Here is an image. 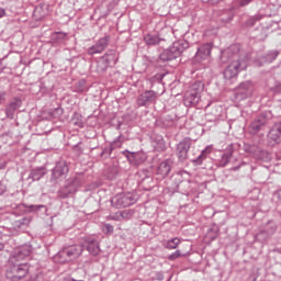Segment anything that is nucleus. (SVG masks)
Masks as SVG:
<instances>
[{
  "label": "nucleus",
  "instance_id": "9d476101",
  "mask_svg": "<svg viewBox=\"0 0 281 281\" xmlns=\"http://www.w3.org/2000/svg\"><path fill=\"white\" fill-rule=\"evenodd\" d=\"M30 254H32V246L24 245L14 249L13 254L9 258L11 262L23 263L24 258H29Z\"/></svg>",
  "mask_w": 281,
  "mask_h": 281
},
{
  "label": "nucleus",
  "instance_id": "bb28decb",
  "mask_svg": "<svg viewBox=\"0 0 281 281\" xmlns=\"http://www.w3.org/2000/svg\"><path fill=\"white\" fill-rule=\"evenodd\" d=\"M262 19H265V14L262 13L251 15L244 22V27H254L256 23H260Z\"/></svg>",
  "mask_w": 281,
  "mask_h": 281
},
{
  "label": "nucleus",
  "instance_id": "49530a36",
  "mask_svg": "<svg viewBox=\"0 0 281 281\" xmlns=\"http://www.w3.org/2000/svg\"><path fill=\"white\" fill-rule=\"evenodd\" d=\"M29 209L31 210V212H38V211L45 209V205H43V204H40V205L32 204V205H29Z\"/></svg>",
  "mask_w": 281,
  "mask_h": 281
},
{
  "label": "nucleus",
  "instance_id": "8fccbe9b",
  "mask_svg": "<svg viewBox=\"0 0 281 281\" xmlns=\"http://www.w3.org/2000/svg\"><path fill=\"white\" fill-rule=\"evenodd\" d=\"M115 175H117V168H112V173L108 176L109 179H115Z\"/></svg>",
  "mask_w": 281,
  "mask_h": 281
},
{
  "label": "nucleus",
  "instance_id": "c9c22d12",
  "mask_svg": "<svg viewBox=\"0 0 281 281\" xmlns=\"http://www.w3.org/2000/svg\"><path fill=\"white\" fill-rule=\"evenodd\" d=\"M220 232H221V228H218V226L214 225L212 228H210L206 236H207V238H210V240H216V238H218Z\"/></svg>",
  "mask_w": 281,
  "mask_h": 281
},
{
  "label": "nucleus",
  "instance_id": "6e6d98bb",
  "mask_svg": "<svg viewBox=\"0 0 281 281\" xmlns=\"http://www.w3.org/2000/svg\"><path fill=\"white\" fill-rule=\"evenodd\" d=\"M75 124H76L77 126H79L80 128H82V122H81V121L75 122Z\"/></svg>",
  "mask_w": 281,
  "mask_h": 281
},
{
  "label": "nucleus",
  "instance_id": "7c9ffc66",
  "mask_svg": "<svg viewBox=\"0 0 281 281\" xmlns=\"http://www.w3.org/2000/svg\"><path fill=\"white\" fill-rule=\"evenodd\" d=\"M272 236L268 233H266L265 229H261L259 233L256 234L255 236V239L258 241V243H268L270 240Z\"/></svg>",
  "mask_w": 281,
  "mask_h": 281
},
{
  "label": "nucleus",
  "instance_id": "6ab92c4d",
  "mask_svg": "<svg viewBox=\"0 0 281 281\" xmlns=\"http://www.w3.org/2000/svg\"><path fill=\"white\" fill-rule=\"evenodd\" d=\"M211 54H212V44H204L199 47L195 55V60H198L199 63H201V60H207Z\"/></svg>",
  "mask_w": 281,
  "mask_h": 281
},
{
  "label": "nucleus",
  "instance_id": "4d7b16f0",
  "mask_svg": "<svg viewBox=\"0 0 281 281\" xmlns=\"http://www.w3.org/2000/svg\"><path fill=\"white\" fill-rule=\"evenodd\" d=\"M1 188H2V186L0 184V194H3L5 192V190L1 189Z\"/></svg>",
  "mask_w": 281,
  "mask_h": 281
},
{
  "label": "nucleus",
  "instance_id": "a211bd4d",
  "mask_svg": "<svg viewBox=\"0 0 281 281\" xmlns=\"http://www.w3.org/2000/svg\"><path fill=\"white\" fill-rule=\"evenodd\" d=\"M139 177L143 179L140 180V186L143 189L146 191L153 190V176L150 173V170L148 169H143L138 172Z\"/></svg>",
  "mask_w": 281,
  "mask_h": 281
},
{
  "label": "nucleus",
  "instance_id": "2eb2a0df",
  "mask_svg": "<svg viewBox=\"0 0 281 281\" xmlns=\"http://www.w3.org/2000/svg\"><path fill=\"white\" fill-rule=\"evenodd\" d=\"M23 104V101L21 98H14L4 110V113L9 120H12L14 117V113L21 109V105Z\"/></svg>",
  "mask_w": 281,
  "mask_h": 281
},
{
  "label": "nucleus",
  "instance_id": "79ce46f5",
  "mask_svg": "<svg viewBox=\"0 0 281 281\" xmlns=\"http://www.w3.org/2000/svg\"><path fill=\"white\" fill-rule=\"evenodd\" d=\"M183 256H186V254L181 252V250H176L175 252L169 255L168 260H177L178 258H182Z\"/></svg>",
  "mask_w": 281,
  "mask_h": 281
},
{
  "label": "nucleus",
  "instance_id": "c85d7f7f",
  "mask_svg": "<svg viewBox=\"0 0 281 281\" xmlns=\"http://www.w3.org/2000/svg\"><path fill=\"white\" fill-rule=\"evenodd\" d=\"M70 194H76V192L71 190L67 182L57 192L59 199H67Z\"/></svg>",
  "mask_w": 281,
  "mask_h": 281
},
{
  "label": "nucleus",
  "instance_id": "58836bf2",
  "mask_svg": "<svg viewBox=\"0 0 281 281\" xmlns=\"http://www.w3.org/2000/svg\"><path fill=\"white\" fill-rule=\"evenodd\" d=\"M63 113H64L63 108H55V109L50 110L48 114L50 115V117L56 120V119L60 117V115H63Z\"/></svg>",
  "mask_w": 281,
  "mask_h": 281
},
{
  "label": "nucleus",
  "instance_id": "7ed1b4c3",
  "mask_svg": "<svg viewBox=\"0 0 281 281\" xmlns=\"http://www.w3.org/2000/svg\"><path fill=\"white\" fill-rule=\"evenodd\" d=\"M30 273V266L27 263L12 262L9 260L8 268L5 271L7 280L22 281L27 278Z\"/></svg>",
  "mask_w": 281,
  "mask_h": 281
},
{
  "label": "nucleus",
  "instance_id": "72a5a7b5",
  "mask_svg": "<svg viewBox=\"0 0 281 281\" xmlns=\"http://www.w3.org/2000/svg\"><path fill=\"white\" fill-rule=\"evenodd\" d=\"M278 56H280L279 50H270L262 57V59L265 63H273V60H276Z\"/></svg>",
  "mask_w": 281,
  "mask_h": 281
},
{
  "label": "nucleus",
  "instance_id": "dca6fc26",
  "mask_svg": "<svg viewBox=\"0 0 281 281\" xmlns=\"http://www.w3.org/2000/svg\"><path fill=\"white\" fill-rule=\"evenodd\" d=\"M244 150L255 156L256 159H265L267 157V150L261 149L258 145L245 144Z\"/></svg>",
  "mask_w": 281,
  "mask_h": 281
},
{
  "label": "nucleus",
  "instance_id": "9b49d317",
  "mask_svg": "<svg viewBox=\"0 0 281 281\" xmlns=\"http://www.w3.org/2000/svg\"><path fill=\"white\" fill-rule=\"evenodd\" d=\"M157 98H159V93L153 90H147L138 95L136 104L138 106H150V104L157 102Z\"/></svg>",
  "mask_w": 281,
  "mask_h": 281
},
{
  "label": "nucleus",
  "instance_id": "37998d69",
  "mask_svg": "<svg viewBox=\"0 0 281 281\" xmlns=\"http://www.w3.org/2000/svg\"><path fill=\"white\" fill-rule=\"evenodd\" d=\"M113 229L114 227L111 224H104L102 227L103 234H113Z\"/></svg>",
  "mask_w": 281,
  "mask_h": 281
},
{
  "label": "nucleus",
  "instance_id": "f704fd0d",
  "mask_svg": "<svg viewBox=\"0 0 281 281\" xmlns=\"http://www.w3.org/2000/svg\"><path fill=\"white\" fill-rule=\"evenodd\" d=\"M179 245H181V239L175 237L172 239H169L165 244V249H177V247H179Z\"/></svg>",
  "mask_w": 281,
  "mask_h": 281
},
{
  "label": "nucleus",
  "instance_id": "3c124183",
  "mask_svg": "<svg viewBox=\"0 0 281 281\" xmlns=\"http://www.w3.org/2000/svg\"><path fill=\"white\" fill-rule=\"evenodd\" d=\"M5 16V9L0 8V19H3Z\"/></svg>",
  "mask_w": 281,
  "mask_h": 281
},
{
  "label": "nucleus",
  "instance_id": "1a4fd4ad",
  "mask_svg": "<svg viewBox=\"0 0 281 281\" xmlns=\"http://www.w3.org/2000/svg\"><path fill=\"white\" fill-rule=\"evenodd\" d=\"M123 155L130 161L132 166H142L148 159V155L144 150L130 151L128 149L123 151Z\"/></svg>",
  "mask_w": 281,
  "mask_h": 281
},
{
  "label": "nucleus",
  "instance_id": "4be33fe9",
  "mask_svg": "<svg viewBox=\"0 0 281 281\" xmlns=\"http://www.w3.org/2000/svg\"><path fill=\"white\" fill-rule=\"evenodd\" d=\"M101 58L111 67V65L117 64V60H120V54L113 49H110Z\"/></svg>",
  "mask_w": 281,
  "mask_h": 281
},
{
  "label": "nucleus",
  "instance_id": "f03ea898",
  "mask_svg": "<svg viewBox=\"0 0 281 281\" xmlns=\"http://www.w3.org/2000/svg\"><path fill=\"white\" fill-rule=\"evenodd\" d=\"M188 47H190V44L186 40H179L177 42H173L169 48L165 49L159 55L158 60H160L161 63L175 60L176 58H179V56H181V53L184 49H188Z\"/></svg>",
  "mask_w": 281,
  "mask_h": 281
},
{
  "label": "nucleus",
  "instance_id": "ea45409f",
  "mask_svg": "<svg viewBox=\"0 0 281 281\" xmlns=\"http://www.w3.org/2000/svg\"><path fill=\"white\" fill-rule=\"evenodd\" d=\"M109 64L101 57L97 65L98 71H104L105 69H109Z\"/></svg>",
  "mask_w": 281,
  "mask_h": 281
},
{
  "label": "nucleus",
  "instance_id": "6e6552de",
  "mask_svg": "<svg viewBox=\"0 0 281 281\" xmlns=\"http://www.w3.org/2000/svg\"><path fill=\"white\" fill-rule=\"evenodd\" d=\"M192 142H194L192 138L184 137L178 143L176 155L179 161H186V159H188V153L190 151V148H192Z\"/></svg>",
  "mask_w": 281,
  "mask_h": 281
},
{
  "label": "nucleus",
  "instance_id": "f257e3e1",
  "mask_svg": "<svg viewBox=\"0 0 281 281\" xmlns=\"http://www.w3.org/2000/svg\"><path fill=\"white\" fill-rule=\"evenodd\" d=\"M220 60L222 63H229L223 71L225 80H234L240 71H245L249 66V57L247 54H239L236 46L222 50Z\"/></svg>",
  "mask_w": 281,
  "mask_h": 281
},
{
  "label": "nucleus",
  "instance_id": "473e14b6",
  "mask_svg": "<svg viewBox=\"0 0 281 281\" xmlns=\"http://www.w3.org/2000/svg\"><path fill=\"white\" fill-rule=\"evenodd\" d=\"M265 232L268 233L270 236H273V234H276V232H278V224H276V222L273 221H269L265 227H263Z\"/></svg>",
  "mask_w": 281,
  "mask_h": 281
},
{
  "label": "nucleus",
  "instance_id": "c756f323",
  "mask_svg": "<svg viewBox=\"0 0 281 281\" xmlns=\"http://www.w3.org/2000/svg\"><path fill=\"white\" fill-rule=\"evenodd\" d=\"M43 177H45V169L37 168V169L31 170L29 179H32V181H41Z\"/></svg>",
  "mask_w": 281,
  "mask_h": 281
},
{
  "label": "nucleus",
  "instance_id": "393cba45",
  "mask_svg": "<svg viewBox=\"0 0 281 281\" xmlns=\"http://www.w3.org/2000/svg\"><path fill=\"white\" fill-rule=\"evenodd\" d=\"M161 41H166V40L159 37V35L157 34L147 33L144 35V42L146 45H149V46L159 45Z\"/></svg>",
  "mask_w": 281,
  "mask_h": 281
},
{
  "label": "nucleus",
  "instance_id": "0eeeda50",
  "mask_svg": "<svg viewBox=\"0 0 281 281\" xmlns=\"http://www.w3.org/2000/svg\"><path fill=\"white\" fill-rule=\"evenodd\" d=\"M254 95V83L251 81L241 82L237 92H235V100L237 102H243V100H247V98H251Z\"/></svg>",
  "mask_w": 281,
  "mask_h": 281
},
{
  "label": "nucleus",
  "instance_id": "f8f14e48",
  "mask_svg": "<svg viewBox=\"0 0 281 281\" xmlns=\"http://www.w3.org/2000/svg\"><path fill=\"white\" fill-rule=\"evenodd\" d=\"M110 41L111 36L109 35L101 37L94 45L88 48L89 56H93L94 54H102V52L109 47Z\"/></svg>",
  "mask_w": 281,
  "mask_h": 281
},
{
  "label": "nucleus",
  "instance_id": "603ef678",
  "mask_svg": "<svg viewBox=\"0 0 281 281\" xmlns=\"http://www.w3.org/2000/svg\"><path fill=\"white\" fill-rule=\"evenodd\" d=\"M249 280L250 281H256V280H258V277L256 276V273H252V274L249 276Z\"/></svg>",
  "mask_w": 281,
  "mask_h": 281
},
{
  "label": "nucleus",
  "instance_id": "2f4dec72",
  "mask_svg": "<svg viewBox=\"0 0 281 281\" xmlns=\"http://www.w3.org/2000/svg\"><path fill=\"white\" fill-rule=\"evenodd\" d=\"M210 148L206 147L204 150L201 151V155L193 159V164H195V166H201L203 164V160L207 159V155H210Z\"/></svg>",
  "mask_w": 281,
  "mask_h": 281
},
{
  "label": "nucleus",
  "instance_id": "a878e982",
  "mask_svg": "<svg viewBox=\"0 0 281 281\" xmlns=\"http://www.w3.org/2000/svg\"><path fill=\"white\" fill-rule=\"evenodd\" d=\"M234 155V148L232 145L226 149V151L222 155L221 159L218 160L220 167L225 168L227 164H229V159H232V156Z\"/></svg>",
  "mask_w": 281,
  "mask_h": 281
},
{
  "label": "nucleus",
  "instance_id": "423d86ee",
  "mask_svg": "<svg viewBox=\"0 0 281 281\" xmlns=\"http://www.w3.org/2000/svg\"><path fill=\"white\" fill-rule=\"evenodd\" d=\"M111 203L113 207L122 210V207H131V205H135L137 199L133 193H119L112 198Z\"/></svg>",
  "mask_w": 281,
  "mask_h": 281
},
{
  "label": "nucleus",
  "instance_id": "20e7f679",
  "mask_svg": "<svg viewBox=\"0 0 281 281\" xmlns=\"http://www.w3.org/2000/svg\"><path fill=\"white\" fill-rule=\"evenodd\" d=\"M85 251V246L82 245H71L61 249L56 256L55 259L60 263L69 262V260H76L80 258Z\"/></svg>",
  "mask_w": 281,
  "mask_h": 281
},
{
  "label": "nucleus",
  "instance_id": "aec40b11",
  "mask_svg": "<svg viewBox=\"0 0 281 281\" xmlns=\"http://www.w3.org/2000/svg\"><path fill=\"white\" fill-rule=\"evenodd\" d=\"M268 139L274 142V144L280 143L281 139V121L274 123L272 128L268 133Z\"/></svg>",
  "mask_w": 281,
  "mask_h": 281
},
{
  "label": "nucleus",
  "instance_id": "864d4df0",
  "mask_svg": "<svg viewBox=\"0 0 281 281\" xmlns=\"http://www.w3.org/2000/svg\"><path fill=\"white\" fill-rule=\"evenodd\" d=\"M240 166H241V165H238V166H236V167H232L231 170H232L233 172H236V170H240Z\"/></svg>",
  "mask_w": 281,
  "mask_h": 281
},
{
  "label": "nucleus",
  "instance_id": "cd10ccee",
  "mask_svg": "<svg viewBox=\"0 0 281 281\" xmlns=\"http://www.w3.org/2000/svg\"><path fill=\"white\" fill-rule=\"evenodd\" d=\"M66 183L71 188L72 191L78 192L80 186H82V178L75 176L66 180Z\"/></svg>",
  "mask_w": 281,
  "mask_h": 281
},
{
  "label": "nucleus",
  "instance_id": "e433bc0d",
  "mask_svg": "<svg viewBox=\"0 0 281 281\" xmlns=\"http://www.w3.org/2000/svg\"><path fill=\"white\" fill-rule=\"evenodd\" d=\"M121 218H123L124 221H131V218H133V216L135 215V211L134 210H124L119 212Z\"/></svg>",
  "mask_w": 281,
  "mask_h": 281
},
{
  "label": "nucleus",
  "instance_id": "ddd939ff",
  "mask_svg": "<svg viewBox=\"0 0 281 281\" xmlns=\"http://www.w3.org/2000/svg\"><path fill=\"white\" fill-rule=\"evenodd\" d=\"M68 172L69 165L65 160H59L56 162V166L53 169L52 179H54V181L63 179V177H67Z\"/></svg>",
  "mask_w": 281,
  "mask_h": 281
},
{
  "label": "nucleus",
  "instance_id": "39448f33",
  "mask_svg": "<svg viewBox=\"0 0 281 281\" xmlns=\"http://www.w3.org/2000/svg\"><path fill=\"white\" fill-rule=\"evenodd\" d=\"M269 120H271V112H263L256 116L248 125L249 135H258V133L267 131Z\"/></svg>",
  "mask_w": 281,
  "mask_h": 281
},
{
  "label": "nucleus",
  "instance_id": "a19ab883",
  "mask_svg": "<svg viewBox=\"0 0 281 281\" xmlns=\"http://www.w3.org/2000/svg\"><path fill=\"white\" fill-rule=\"evenodd\" d=\"M75 89L78 93H85V91H87V82L86 81H79L76 85Z\"/></svg>",
  "mask_w": 281,
  "mask_h": 281
},
{
  "label": "nucleus",
  "instance_id": "a18cd8bd",
  "mask_svg": "<svg viewBox=\"0 0 281 281\" xmlns=\"http://www.w3.org/2000/svg\"><path fill=\"white\" fill-rule=\"evenodd\" d=\"M111 153H113V147H111V145L109 147H105L103 149V151L101 153V157H104V155H106V157H111Z\"/></svg>",
  "mask_w": 281,
  "mask_h": 281
},
{
  "label": "nucleus",
  "instance_id": "5701e85b",
  "mask_svg": "<svg viewBox=\"0 0 281 281\" xmlns=\"http://www.w3.org/2000/svg\"><path fill=\"white\" fill-rule=\"evenodd\" d=\"M187 91L193 95H196L198 98H201V93L205 91V83L202 81H195L189 87Z\"/></svg>",
  "mask_w": 281,
  "mask_h": 281
},
{
  "label": "nucleus",
  "instance_id": "c03bdc74",
  "mask_svg": "<svg viewBox=\"0 0 281 281\" xmlns=\"http://www.w3.org/2000/svg\"><path fill=\"white\" fill-rule=\"evenodd\" d=\"M16 227H23L24 225H30V218L23 217L22 220L15 222Z\"/></svg>",
  "mask_w": 281,
  "mask_h": 281
},
{
  "label": "nucleus",
  "instance_id": "412c9836",
  "mask_svg": "<svg viewBox=\"0 0 281 281\" xmlns=\"http://www.w3.org/2000/svg\"><path fill=\"white\" fill-rule=\"evenodd\" d=\"M170 170H171L170 162L168 160H165L159 164L156 175L158 179H166V177L170 175Z\"/></svg>",
  "mask_w": 281,
  "mask_h": 281
},
{
  "label": "nucleus",
  "instance_id": "f3484780",
  "mask_svg": "<svg viewBox=\"0 0 281 281\" xmlns=\"http://www.w3.org/2000/svg\"><path fill=\"white\" fill-rule=\"evenodd\" d=\"M83 249L90 254V256H100V243L98 239H87L83 245H81Z\"/></svg>",
  "mask_w": 281,
  "mask_h": 281
},
{
  "label": "nucleus",
  "instance_id": "b1692460",
  "mask_svg": "<svg viewBox=\"0 0 281 281\" xmlns=\"http://www.w3.org/2000/svg\"><path fill=\"white\" fill-rule=\"evenodd\" d=\"M199 100H201L200 97H198L196 94H192V92L187 91L184 94V99H183V103L184 106H196V104H199Z\"/></svg>",
  "mask_w": 281,
  "mask_h": 281
},
{
  "label": "nucleus",
  "instance_id": "de8ad7c7",
  "mask_svg": "<svg viewBox=\"0 0 281 281\" xmlns=\"http://www.w3.org/2000/svg\"><path fill=\"white\" fill-rule=\"evenodd\" d=\"M254 0H239V8H245L249 5V3H252Z\"/></svg>",
  "mask_w": 281,
  "mask_h": 281
},
{
  "label": "nucleus",
  "instance_id": "4c0bfd02",
  "mask_svg": "<svg viewBox=\"0 0 281 281\" xmlns=\"http://www.w3.org/2000/svg\"><path fill=\"white\" fill-rule=\"evenodd\" d=\"M122 144H124V136L120 135L114 142L110 144V147L112 150H115V148H122Z\"/></svg>",
  "mask_w": 281,
  "mask_h": 281
},
{
  "label": "nucleus",
  "instance_id": "09e8293b",
  "mask_svg": "<svg viewBox=\"0 0 281 281\" xmlns=\"http://www.w3.org/2000/svg\"><path fill=\"white\" fill-rule=\"evenodd\" d=\"M7 95L5 91H0V104H4Z\"/></svg>",
  "mask_w": 281,
  "mask_h": 281
},
{
  "label": "nucleus",
  "instance_id": "5fc2aeb1",
  "mask_svg": "<svg viewBox=\"0 0 281 281\" xmlns=\"http://www.w3.org/2000/svg\"><path fill=\"white\" fill-rule=\"evenodd\" d=\"M3 249H5V244L0 243V251H3Z\"/></svg>",
  "mask_w": 281,
  "mask_h": 281
},
{
  "label": "nucleus",
  "instance_id": "4468645a",
  "mask_svg": "<svg viewBox=\"0 0 281 281\" xmlns=\"http://www.w3.org/2000/svg\"><path fill=\"white\" fill-rule=\"evenodd\" d=\"M69 36L65 32H54L50 35L49 43L53 47H60V45H67Z\"/></svg>",
  "mask_w": 281,
  "mask_h": 281
}]
</instances>
